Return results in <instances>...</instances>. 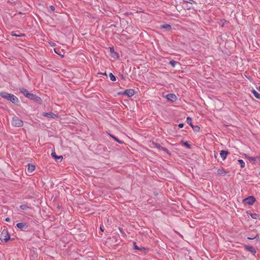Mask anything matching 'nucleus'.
<instances>
[{
  "label": "nucleus",
  "mask_w": 260,
  "mask_h": 260,
  "mask_svg": "<svg viewBox=\"0 0 260 260\" xmlns=\"http://www.w3.org/2000/svg\"><path fill=\"white\" fill-rule=\"evenodd\" d=\"M0 95L6 99L10 100L13 103H16L19 101L18 99L16 96L5 92H0Z\"/></svg>",
  "instance_id": "f257e3e1"
},
{
  "label": "nucleus",
  "mask_w": 260,
  "mask_h": 260,
  "mask_svg": "<svg viewBox=\"0 0 260 260\" xmlns=\"http://www.w3.org/2000/svg\"><path fill=\"white\" fill-rule=\"evenodd\" d=\"M10 235L6 230H4L1 235L0 239L2 241L7 242L10 239Z\"/></svg>",
  "instance_id": "f03ea898"
},
{
  "label": "nucleus",
  "mask_w": 260,
  "mask_h": 260,
  "mask_svg": "<svg viewBox=\"0 0 260 260\" xmlns=\"http://www.w3.org/2000/svg\"><path fill=\"white\" fill-rule=\"evenodd\" d=\"M135 94V91L132 89H128L124 90L123 91L121 92H117V94L118 95H121L123 94L126 95L127 97H131L133 96Z\"/></svg>",
  "instance_id": "7ed1b4c3"
},
{
  "label": "nucleus",
  "mask_w": 260,
  "mask_h": 260,
  "mask_svg": "<svg viewBox=\"0 0 260 260\" xmlns=\"http://www.w3.org/2000/svg\"><path fill=\"white\" fill-rule=\"evenodd\" d=\"M23 121L17 117H13L12 120V124L14 126L20 127L23 125Z\"/></svg>",
  "instance_id": "20e7f679"
},
{
  "label": "nucleus",
  "mask_w": 260,
  "mask_h": 260,
  "mask_svg": "<svg viewBox=\"0 0 260 260\" xmlns=\"http://www.w3.org/2000/svg\"><path fill=\"white\" fill-rule=\"evenodd\" d=\"M244 202H245L247 204L249 205H252L254 204L255 202V199L252 196H250L244 200Z\"/></svg>",
  "instance_id": "39448f33"
},
{
  "label": "nucleus",
  "mask_w": 260,
  "mask_h": 260,
  "mask_svg": "<svg viewBox=\"0 0 260 260\" xmlns=\"http://www.w3.org/2000/svg\"><path fill=\"white\" fill-rule=\"evenodd\" d=\"M166 98L169 101L174 102L176 100L177 97L174 94H168L166 95Z\"/></svg>",
  "instance_id": "423d86ee"
},
{
  "label": "nucleus",
  "mask_w": 260,
  "mask_h": 260,
  "mask_svg": "<svg viewBox=\"0 0 260 260\" xmlns=\"http://www.w3.org/2000/svg\"><path fill=\"white\" fill-rule=\"evenodd\" d=\"M43 116L50 117V118H55L57 117V116L52 112H44L42 114Z\"/></svg>",
  "instance_id": "0eeeda50"
},
{
  "label": "nucleus",
  "mask_w": 260,
  "mask_h": 260,
  "mask_svg": "<svg viewBox=\"0 0 260 260\" xmlns=\"http://www.w3.org/2000/svg\"><path fill=\"white\" fill-rule=\"evenodd\" d=\"M228 152L224 150H221L220 152V155L223 160H224L228 155Z\"/></svg>",
  "instance_id": "6e6552de"
},
{
  "label": "nucleus",
  "mask_w": 260,
  "mask_h": 260,
  "mask_svg": "<svg viewBox=\"0 0 260 260\" xmlns=\"http://www.w3.org/2000/svg\"><path fill=\"white\" fill-rule=\"evenodd\" d=\"M250 216L253 218L255 219L260 220V214L257 213H249Z\"/></svg>",
  "instance_id": "1a4fd4ad"
},
{
  "label": "nucleus",
  "mask_w": 260,
  "mask_h": 260,
  "mask_svg": "<svg viewBox=\"0 0 260 260\" xmlns=\"http://www.w3.org/2000/svg\"><path fill=\"white\" fill-rule=\"evenodd\" d=\"M245 157L248 159V160L252 163H254L255 162V158L254 157H251L249 156L248 154H245Z\"/></svg>",
  "instance_id": "9d476101"
},
{
  "label": "nucleus",
  "mask_w": 260,
  "mask_h": 260,
  "mask_svg": "<svg viewBox=\"0 0 260 260\" xmlns=\"http://www.w3.org/2000/svg\"><path fill=\"white\" fill-rule=\"evenodd\" d=\"M35 169V166L34 165L32 164H28V168H27V171L28 172L31 173L33 172Z\"/></svg>",
  "instance_id": "9b49d317"
},
{
  "label": "nucleus",
  "mask_w": 260,
  "mask_h": 260,
  "mask_svg": "<svg viewBox=\"0 0 260 260\" xmlns=\"http://www.w3.org/2000/svg\"><path fill=\"white\" fill-rule=\"evenodd\" d=\"M16 225L19 229L21 230H23L26 227V224L23 222L18 223Z\"/></svg>",
  "instance_id": "f8f14e48"
},
{
  "label": "nucleus",
  "mask_w": 260,
  "mask_h": 260,
  "mask_svg": "<svg viewBox=\"0 0 260 260\" xmlns=\"http://www.w3.org/2000/svg\"><path fill=\"white\" fill-rule=\"evenodd\" d=\"M246 249L247 250H248L249 251L251 252V253H256V251H255V249L252 246H247L246 247Z\"/></svg>",
  "instance_id": "ddd939ff"
},
{
  "label": "nucleus",
  "mask_w": 260,
  "mask_h": 260,
  "mask_svg": "<svg viewBox=\"0 0 260 260\" xmlns=\"http://www.w3.org/2000/svg\"><path fill=\"white\" fill-rule=\"evenodd\" d=\"M252 92L255 98L260 99V94L258 93L255 90L253 89Z\"/></svg>",
  "instance_id": "4468645a"
},
{
  "label": "nucleus",
  "mask_w": 260,
  "mask_h": 260,
  "mask_svg": "<svg viewBox=\"0 0 260 260\" xmlns=\"http://www.w3.org/2000/svg\"><path fill=\"white\" fill-rule=\"evenodd\" d=\"M26 98L31 100H35L38 97L35 94L29 93L28 95H26Z\"/></svg>",
  "instance_id": "2eb2a0df"
},
{
  "label": "nucleus",
  "mask_w": 260,
  "mask_h": 260,
  "mask_svg": "<svg viewBox=\"0 0 260 260\" xmlns=\"http://www.w3.org/2000/svg\"><path fill=\"white\" fill-rule=\"evenodd\" d=\"M20 91L22 93H23L25 95V97H26V95H28V94L29 93L28 91L24 88H20Z\"/></svg>",
  "instance_id": "dca6fc26"
},
{
  "label": "nucleus",
  "mask_w": 260,
  "mask_h": 260,
  "mask_svg": "<svg viewBox=\"0 0 260 260\" xmlns=\"http://www.w3.org/2000/svg\"><path fill=\"white\" fill-rule=\"evenodd\" d=\"M51 155L53 157L55 158V159H60V160L62 158V157L61 156H57L55 152H52L51 153Z\"/></svg>",
  "instance_id": "f3484780"
},
{
  "label": "nucleus",
  "mask_w": 260,
  "mask_h": 260,
  "mask_svg": "<svg viewBox=\"0 0 260 260\" xmlns=\"http://www.w3.org/2000/svg\"><path fill=\"white\" fill-rule=\"evenodd\" d=\"M186 122L187 123V124L190 125L191 126H192L193 125L192 124V119L189 117H187Z\"/></svg>",
  "instance_id": "a211bd4d"
},
{
  "label": "nucleus",
  "mask_w": 260,
  "mask_h": 260,
  "mask_svg": "<svg viewBox=\"0 0 260 260\" xmlns=\"http://www.w3.org/2000/svg\"><path fill=\"white\" fill-rule=\"evenodd\" d=\"M160 27L162 28L169 29L171 27V25L170 24H164L160 26Z\"/></svg>",
  "instance_id": "6ab92c4d"
},
{
  "label": "nucleus",
  "mask_w": 260,
  "mask_h": 260,
  "mask_svg": "<svg viewBox=\"0 0 260 260\" xmlns=\"http://www.w3.org/2000/svg\"><path fill=\"white\" fill-rule=\"evenodd\" d=\"M238 162L240 163V165H241V167L242 168H243L245 167V162H244V161L242 160V159H238Z\"/></svg>",
  "instance_id": "aec40b11"
},
{
  "label": "nucleus",
  "mask_w": 260,
  "mask_h": 260,
  "mask_svg": "<svg viewBox=\"0 0 260 260\" xmlns=\"http://www.w3.org/2000/svg\"><path fill=\"white\" fill-rule=\"evenodd\" d=\"M191 127L192 128V129H193L194 131L195 132H199L200 129V128L199 126H194V125H192L191 126Z\"/></svg>",
  "instance_id": "412c9836"
},
{
  "label": "nucleus",
  "mask_w": 260,
  "mask_h": 260,
  "mask_svg": "<svg viewBox=\"0 0 260 260\" xmlns=\"http://www.w3.org/2000/svg\"><path fill=\"white\" fill-rule=\"evenodd\" d=\"M217 173L219 175H222L225 173V171L223 169H218L217 170Z\"/></svg>",
  "instance_id": "4be33fe9"
},
{
  "label": "nucleus",
  "mask_w": 260,
  "mask_h": 260,
  "mask_svg": "<svg viewBox=\"0 0 260 260\" xmlns=\"http://www.w3.org/2000/svg\"><path fill=\"white\" fill-rule=\"evenodd\" d=\"M169 63L173 67H174L177 63V62L174 60H171Z\"/></svg>",
  "instance_id": "5701e85b"
},
{
  "label": "nucleus",
  "mask_w": 260,
  "mask_h": 260,
  "mask_svg": "<svg viewBox=\"0 0 260 260\" xmlns=\"http://www.w3.org/2000/svg\"><path fill=\"white\" fill-rule=\"evenodd\" d=\"M255 162L258 164H260V156H257L256 157H255Z\"/></svg>",
  "instance_id": "b1692460"
},
{
  "label": "nucleus",
  "mask_w": 260,
  "mask_h": 260,
  "mask_svg": "<svg viewBox=\"0 0 260 260\" xmlns=\"http://www.w3.org/2000/svg\"><path fill=\"white\" fill-rule=\"evenodd\" d=\"M133 245H134V248L135 249H137V250L139 249L140 247L138 246V245H137L136 242H133Z\"/></svg>",
  "instance_id": "393cba45"
},
{
  "label": "nucleus",
  "mask_w": 260,
  "mask_h": 260,
  "mask_svg": "<svg viewBox=\"0 0 260 260\" xmlns=\"http://www.w3.org/2000/svg\"><path fill=\"white\" fill-rule=\"evenodd\" d=\"M12 36H17V37H21V36H24V35L23 34H15L13 32L12 33Z\"/></svg>",
  "instance_id": "a878e982"
},
{
  "label": "nucleus",
  "mask_w": 260,
  "mask_h": 260,
  "mask_svg": "<svg viewBox=\"0 0 260 260\" xmlns=\"http://www.w3.org/2000/svg\"><path fill=\"white\" fill-rule=\"evenodd\" d=\"M20 207L22 210H26L28 208V207L26 205H21Z\"/></svg>",
  "instance_id": "bb28decb"
},
{
  "label": "nucleus",
  "mask_w": 260,
  "mask_h": 260,
  "mask_svg": "<svg viewBox=\"0 0 260 260\" xmlns=\"http://www.w3.org/2000/svg\"><path fill=\"white\" fill-rule=\"evenodd\" d=\"M184 2L190 4H192V2H194L192 0H184Z\"/></svg>",
  "instance_id": "cd10ccee"
},
{
  "label": "nucleus",
  "mask_w": 260,
  "mask_h": 260,
  "mask_svg": "<svg viewBox=\"0 0 260 260\" xmlns=\"http://www.w3.org/2000/svg\"><path fill=\"white\" fill-rule=\"evenodd\" d=\"M110 79L112 80V81H114V75H113L112 73H110Z\"/></svg>",
  "instance_id": "c85d7f7f"
},
{
  "label": "nucleus",
  "mask_w": 260,
  "mask_h": 260,
  "mask_svg": "<svg viewBox=\"0 0 260 260\" xmlns=\"http://www.w3.org/2000/svg\"><path fill=\"white\" fill-rule=\"evenodd\" d=\"M115 141H116L117 142L120 143V144H122L123 142L121 141H120L119 140H118V139H117L116 137H115Z\"/></svg>",
  "instance_id": "c756f323"
},
{
  "label": "nucleus",
  "mask_w": 260,
  "mask_h": 260,
  "mask_svg": "<svg viewBox=\"0 0 260 260\" xmlns=\"http://www.w3.org/2000/svg\"><path fill=\"white\" fill-rule=\"evenodd\" d=\"M49 8L52 11H54L55 10V7L53 6H50Z\"/></svg>",
  "instance_id": "7c9ffc66"
},
{
  "label": "nucleus",
  "mask_w": 260,
  "mask_h": 260,
  "mask_svg": "<svg viewBox=\"0 0 260 260\" xmlns=\"http://www.w3.org/2000/svg\"><path fill=\"white\" fill-rule=\"evenodd\" d=\"M184 126V124L183 123H179V125H178V126L179 128H182Z\"/></svg>",
  "instance_id": "2f4dec72"
},
{
  "label": "nucleus",
  "mask_w": 260,
  "mask_h": 260,
  "mask_svg": "<svg viewBox=\"0 0 260 260\" xmlns=\"http://www.w3.org/2000/svg\"><path fill=\"white\" fill-rule=\"evenodd\" d=\"M257 236H258V235H257L255 237H248V239H250V240L254 239H255Z\"/></svg>",
  "instance_id": "473e14b6"
},
{
  "label": "nucleus",
  "mask_w": 260,
  "mask_h": 260,
  "mask_svg": "<svg viewBox=\"0 0 260 260\" xmlns=\"http://www.w3.org/2000/svg\"><path fill=\"white\" fill-rule=\"evenodd\" d=\"M145 250V248L143 247H140L139 248V250H140V251H143V250Z\"/></svg>",
  "instance_id": "72a5a7b5"
},
{
  "label": "nucleus",
  "mask_w": 260,
  "mask_h": 260,
  "mask_svg": "<svg viewBox=\"0 0 260 260\" xmlns=\"http://www.w3.org/2000/svg\"><path fill=\"white\" fill-rule=\"evenodd\" d=\"M114 54H115V58L116 57V58H118L119 57V55L117 53L115 52L114 53Z\"/></svg>",
  "instance_id": "f704fd0d"
},
{
  "label": "nucleus",
  "mask_w": 260,
  "mask_h": 260,
  "mask_svg": "<svg viewBox=\"0 0 260 260\" xmlns=\"http://www.w3.org/2000/svg\"><path fill=\"white\" fill-rule=\"evenodd\" d=\"M5 220L7 222H9L10 221V218L9 217H7L6 219H5Z\"/></svg>",
  "instance_id": "c9c22d12"
},
{
  "label": "nucleus",
  "mask_w": 260,
  "mask_h": 260,
  "mask_svg": "<svg viewBox=\"0 0 260 260\" xmlns=\"http://www.w3.org/2000/svg\"><path fill=\"white\" fill-rule=\"evenodd\" d=\"M184 145L186 146V147H188V148L189 147V145L187 144V143L186 142H185L184 143Z\"/></svg>",
  "instance_id": "e433bc0d"
},
{
  "label": "nucleus",
  "mask_w": 260,
  "mask_h": 260,
  "mask_svg": "<svg viewBox=\"0 0 260 260\" xmlns=\"http://www.w3.org/2000/svg\"><path fill=\"white\" fill-rule=\"evenodd\" d=\"M113 51H114L113 47H111L110 48V51L112 53Z\"/></svg>",
  "instance_id": "4c0bfd02"
},
{
  "label": "nucleus",
  "mask_w": 260,
  "mask_h": 260,
  "mask_svg": "<svg viewBox=\"0 0 260 260\" xmlns=\"http://www.w3.org/2000/svg\"><path fill=\"white\" fill-rule=\"evenodd\" d=\"M50 44L51 46H54V43H50Z\"/></svg>",
  "instance_id": "58836bf2"
},
{
  "label": "nucleus",
  "mask_w": 260,
  "mask_h": 260,
  "mask_svg": "<svg viewBox=\"0 0 260 260\" xmlns=\"http://www.w3.org/2000/svg\"><path fill=\"white\" fill-rule=\"evenodd\" d=\"M258 90L260 91V85L259 86V87H258Z\"/></svg>",
  "instance_id": "ea45409f"
},
{
  "label": "nucleus",
  "mask_w": 260,
  "mask_h": 260,
  "mask_svg": "<svg viewBox=\"0 0 260 260\" xmlns=\"http://www.w3.org/2000/svg\"><path fill=\"white\" fill-rule=\"evenodd\" d=\"M100 229L101 230V231H103V228H102V226L100 227Z\"/></svg>",
  "instance_id": "a19ab883"
}]
</instances>
